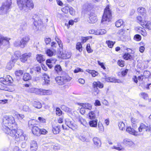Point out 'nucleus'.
<instances>
[{
	"label": "nucleus",
	"instance_id": "nucleus-7",
	"mask_svg": "<svg viewBox=\"0 0 151 151\" xmlns=\"http://www.w3.org/2000/svg\"><path fill=\"white\" fill-rule=\"evenodd\" d=\"M92 86L93 89V93L95 95H98L100 92L99 89H102L104 88V85L100 81H94L92 84Z\"/></svg>",
	"mask_w": 151,
	"mask_h": 151
},
{
	"label": "nucleus",
	"instance_id": "nucleus-29",
	"mask_svg": "<svg viewBox=\"0 0 151 151\" xmlns=\"http://www.w3.org/2000/svg\"><path fill=\"white\" fill-rule=\"evenodd\" d=\"M88 112V116L89 118L91 119H95L96 118V113L97 110L91 111Z\"/></svg>",
	"mask_w": 151,
	"mask_h": 151
},
{
	"label": "nucleus",
	"instance_id": "nucleus-4",
	"mask_svg": "<svg viewBox=\"0 0 151 151\" xmlns=\"http://www.w3.org/2000/svg\"><path fill=\"white\" fill-rule=\"evenodd\" d=\"M111 12L109 6L107 5L105 8L104 13L102 17L101 22L105 23L106 22H109L112 18Z\"/></svg>",
	"mask_w": 151,
	"mask_h": 151
},
{
	"label": "nucleus",
	"instance_id": "nucleus-8",
	"mask_svg": "<svg viewBox=\"0 0 151 151\" xmlns=\"http://www.w3.org/2000/svg\"><path fill=\"white\" fill-rule=\"evenodd\" d=\"M33 24L37 30L41 29L44 26L43 21L37 15H35Z\"/></svg>",
	"mask_w": 151,
	"mask_h": 151
},
{
	"label": "nucleus",
	"instance_id": "nucleus-40",
	"mask_svg": "<svg viewBox=\"0 0 151 151\" xmlns=\"http://www.w3.org/2000/svg\"><path fill=\"white\" fill-rule=\"evenodd\" d=\"M83 46L81 42H78L76 43V49L79 52L83 51Z\"/></svg>",
	"mask_w": 151,
	"mask_h": 151
},
{
	"label": "nucleus",
	"instance_id": "nucleus-3",
	"mask_svg": "<svg viewBox=\"0 0 151 151\" xmlns=\"http://www.w3.org/2000/svg\"><path fill=\"white\" fill-rule=\"evenodd\" d=\"M34 7L32 0H19V9L26 12L30 10Z\"/></svg>",
	"mask_w": 151,
	"mask_h": 151
},
{
	"label": "nucleus",
	"instance_id": "nucleus-42",
	"mask_svg": "<svg viewBox=\"0 0 151 151\" xmlns=\"http://www.w3.org/2000/svg\"><path fill=\"white\" fill-rule=\"evenodd\" d=\"M118 126L119 129L121 130H124L125 128V126L124 123L122 121L119 122L118 123Z\"/></svg>",
	"mask_w": 151,
	"mask_h": 151
},
{
	"label": "nucleus",
	"instance_id": "nucleus-1",
	"mask_svg": "<svg viewBox=\"0 0 151 151\" xmlns=\"http://www.w3.org/2000/svg\"><path fill=\"white\" fill-rule=\"evenodd\" d=\"M2 129L6 134L18 139L19 134L17 130L18 124L12 116H6L3 119Z\"/></svg>",
	"mask_w": 151,
	"mask_h": 151
},
{
	"label": "nucleus",
	"instance_id": "nucleus-59",
	"mask_svg": "<svg viewBox=\"0 0 151 151\" xmlns=\"http://www.w3.org/2000/svg\"><path fill=\"white\" fill-rule=\"evenodd\" d=\"M38 119L40 123H44L46 122V119L43 117H39Z\"/></svg>",
	"mask_w": 151,
	"mask_h": 151
},
{
	"label": "nucleus",
	"instance_id": "nucleus-31",
	"mask_svg": "<svg viewBox=\"0 0 151 151\" xmlns=\"http://www.w3.org/2000/svg\"><path fill=\"white\" fill-rule=\"evenodd\" d=\"M86 71L88 73L91 74L92 76L93 77L98 76L99 74V73L97 71L95 70L87 69L86 70Z\"/></svg>",
	"mask_w": 151,
	"mask_h": 151
},
{
	"label": "nucleus",
	"instance_id": "nucleus-63",
	"mask_svg": "<svg viewBox=\"0 0 151 151\" xmlns=\"http://www.w3.org/2000/svg\"><path fill=\"white\" fill-rule=\"evenodd\" d=\"M79 112L82 115L84 114L86 112L85 109L83 107L81 106V108L79 110Z\"/></svg>",
	"mask_w": 151,
	"mask_h": 151
},
{
	"label": "nucleus",
	"instance_id": "nucleus-22",
	"mask_svg": "<svg viewBox=\"0 0 151 151\" xmlns=\"http://www.w3.org/2000/svg\"><path fill=\"white\" fill-rule=\"evenodd\" d=\"M56 52L55 50L53 48L50 49L48 48L45 51V53L47 56L51 57L54 55V54Z\"/></svg>",
	"mask_w": 151,
	"mask_h": 151
},
{
	"label": "nucleus",
	"instance_id": "nucleus-30",
	"mask_svg": "<svg viewBox=\"0 0 151 151\" xmlns=\"http://www.w3.org/2000/svg\"><path fill=\"white\" fill-rule=\"evenodd\" d=\"M131 121L132 127L134 129L136 128L137 127V124L138 123L137 119L132 117L131 118Z\"/></svg>",
	"mask_w": 151,
	"mask_h": 151
},
{
	"label": "nucleus",
	"instance_id": "nucleus-23",
	"mask_svg": "<svg viewBox=\"0 0 151 151\" xmlns=\"http://www.w3.org/2000/svg\"><path fill=\"white\" fill-rule=\"evenodd\" d=\"M38 146L37 142L34 140L32 141L30 144V149L31 151H36Z\"/></svg>",
	"mask_w": 151,
	"mask_h": 151
},
{
	"label": "nucleus",
	"instance_id": "nucleus-52",
	"mask_svg": "<svg viewBox=\"0 0 151 151\" xmlns=\"http://www.w3.org/2000/svg\"><path fill=\"white\" fill-rule=\"evenodd\" d=\"M140 95L144 99L147 100L148 98V94L145 92H142L140 93Z\"/></svg>",
	"mask_w": 151,
	"mask_h": 151
},
{
	"label": "nucleus",
	"instance_id": "nucleus-12",
	"mask_svg": "<svg viewBox=\"0 0 151 151\" xmlns=\"http://www.w3.org/2000/svg\"><path fill=\"white\" fill-rule=\"evenodd\" d=\"M57 60L54 58H50L46 60V63L47 65L50 68H52L53 65L55 64Z\"/></svg>",
	"mask_w": 151,
	"mask_h": 151
},
{
	"label": "nucleus",
	"instance_id": "nucleus-5",
	"mask_svg": "<svg viewBox=\"0 0 151 151\" xmlns=\"http://www.w3.org/2000/svg\"><path fill=\"white\" fill-rule=\"evenodd\" d=\"M72 79V77L66 74L62 76L56 77L55 78V80L58 85H62L65 84L67 82L70 81Z\"/></svg>",
	"mask_w": 151,
	"mask_h": 151
},
{
	"label": "nucleus",
	"instance_id": "nucleus-36",
	"mask_svg": "<svg viewBox=\"0 0 151 151\" xmlns=\"http://www.w3.org/2000/svg\"><path fill=\"white\" fill-rule=\"evenodd\" d=\"M98 120L95 119L94 120L90 121L89 122V125L92 127H96L97 125Z\"/></svg>",
	"mask_w": 151,
	"mask_h": 151
},
{
	"label": "nucleus",
	"instance_id": "nucleus-47",
	"mask_svg": "<svg viewBox=\"0 0 151 151\" xmlns=\"http://www.w3.org/2000/svg\"><path fill=\"white\" fill-rule=\"evenodd\" d=\"M74 23V21L72 19L70 20L69 21L68 23H65V25L66 26L68 29L70 28V26H72L73 25Z\"/></svg>",
	"mask_w": 151,
	"mask_h": 151
},
{
	"label": "nucleus",
	"instance_id": "nucleus-19",
	"mask_svg": "<svg viewBox=\"0 0 151 151\" xmlns=\"http://www.w3.org/2000/svg\"><path fill=\"white\" fill-rule=\"evenodd\" d=\"M40 128L36 126H33L32 128V133L36 136H39L40 133Z\"/></svg>",
	"mask_w": 151,
	"mask_h": 151
},
{
	"label": "nucleus",
	"instance_id": "nucleus-27",
	"mask_svg": "<svg viewBox=\"0 0 151 151\" xmlns=\"http://www.w3.org/2000/svg\"><path fill=\"white\" fill-rule=\"evenodd\" d=\"M115 26L117 27H119L121 26L124 27L125 26V22L123 19H119L116 22Z\"/></svg>",
	"mask_w": 151,
	"mask_h": 151
},
{
	"label": "nucleus",
	"instance_id": "nucleus-13",
	"mask_svg": "<svg viewBox=\"0 0 151 151\" xmlns=\"http://www.w3.org/2000/svg\"><path fill=\"white\" fill-rule=\"evenodd\" d=\"M10 40V38L7 37L0 36V47L2 45H8L9 43V40Z\"/></svg>",
	"mask_w": 151,
	"mask_h": 151
},
{
	"label": "nucleus",
	"instance_id": "nucleus-55",
	"mask_svg": "<svg viewBox=\"0 0 151 151\" xmlns=\"http://www.w3.org/2000/svg\"><path fill=\"white\" fill-rule=\"evenodd\" d=\"M55 40L57 42L60 48L62 49L63 47V44L61 40L57 37H55Z\"/></svg>",
	"mask_w": 151,
	"mask_h": 151
},
{
	"label": "nucleus",
	"instance_id": "nucleus-38",
	"mask_svg": "<svg viewBox=\"0 0 151 151\" xmlns=\"http://www.w3.org/2000/svg\"><path fill=\"white\" fill-rule=\"evenodd\" d=\"M31 78L32 77L29 73H25L24 74L23 77V79L24 81H28L31 80Z\"/></svg>",
	"mask_w": 151,
	"mask_h": 151
},
{
	"label": "nucleus",
	"instance_id": "nucleus-33",
	"mask_svg": "<svg viewBox=\"0 0 151 151\" xmlns=\"http://www.w3.org/2000/svg\"><path fill=\"white\" fill-rule=\"evenodd\" d=\"M122 57L126 60H131L133 58L132 56L129 53L127 52L125 53L123 55Z\"/></svg>",
	"mask_w": 151,
	"mask_h": 151
},
{
	"label": "nucleus",
	"instance_id": "nucleus-64",
	"mask_svg": "<svg viewBox=\"0 0 151 151\" xmlns=\"http://www.w3.org/2000/svg\"><path fill=\"white\" fill-rule=\"evenodd\" d=\"M14 57L15 60H18L19 57V51H16L14 53Z\"/></svg>",
	"mask_w": 151,
	"mask_h": 151
},
{
	"label": "nucleus",
	"instance_id": "nucleus-62",
	"mask_svg": "<svg viewBox=\"0 0 151 151\" xmlns=\"http://www.w3.org/2000/svg\"><path fill=\"white\" fill-rule=\"evenodd\" d=\"M97 63L99 65L101 66V68L104 70L106 69V67L104 65V64L103 63H101L99 60L97 61Z\"/></svg>",
	"mask_w": 151,
	"mask_h": 151
},
{
	"label": "nucleus",
	"instance_id": "nucleus-24",
	"mask_svg": "<svg viewBox=\"0 0 151 151\" xmlns=\"http://www.w3.org/2000/svg\"><path fill=\"white\" fill-rule=\"evenodd\" d=\"M65 123L67 126L73 130H75L77 128V126L75 124L72 123L71 121H65Z\"/></svg>",
	"mask_w": 151,
	"mask_h": 151
},
{
	"label": "nucleus",
	"instance_id": "nucleus-61",
	"mask_svg": "<svg viewBox=\"0 0 151 151\" xmlns=\"http://www.w3.org/2000/svg\"><path fill=\"white\" fill-rule=\"evenodd\" d=\"M25 134L23 133L19 136V141H24L25 140Z\"/></svg>",
	"mask_w": 151,
	"mask_h": 151
},
{
	"label": "nucleus",
	"instance_id": "nucleus-43",
	"mask_svg": "<svg viewBox=\"0 0 151 151\" xmlns=\"http://www.w3.org/2000/svg\"><path fill=\"white\" fill-rule=\"evenodd\" d=\"M40 93L41 95H48L50 94V91L49 90L42 89L40 91Z\"/></svg>",
	"mask_w": 151,
	"mask_h": 151
},
{
	"label": "nucleus",
	"instance_id": "nucleus-26",
	"mask_svg": "<svg viewBox=\"0 0 151 151\" xmlns=\"http://www.w3.org/2000/svg\"><path fill=\"white\" fill-rule=\"evenodd\" d=\"M36 59L37 61L40 63L43 62L45 60V59L43 55L42 54H37L36 55Z\"/></svg>",
	"mask_w": 151,
	"mask_h": 151
},
{
	"label": "nucleus",
	"instance_id": "nucleus-48",
	"mask_svg": "<svg viewBox=\"0 0 151 151\" xmlns=\"http://www.w3.org/2000/svg\"><path fill=\"white\" fill-rule=\"evenodd\" d=\"M63 112L58 107L56 108L55 114L57 116H60L62 114Z\"/></svg>",
	"mask_w": 151,
	"mask_h": 151
},
{
	"label": "nucleus",
	"instance_id": "nucleus-9",
	"mask_svg": "<svg viewBox=\"0 0 151 151\" xmlns=\"http://www.w3.org/2000/svg\"><path fill=\"white\" fill-rule=\"evenodd\" d=\"M65 5V6L61 9L62 12L65 14H67L69 12L70 14L72 15L75 14V11L73 7L70 6L68 4H66Z\"/></svg>",
	"mask_w": 151,
	"mask_h": 151
},
{
	"label": "nucleus",
	"instance_id": "nucleus-32",
	"mask_svg": "<svg viewBox=\"0 0 151 151\" xmlns=\"http://www.w3.org/2000/svg\"><path fill=\"white\" fill-rule=\"evenodd\" d=\"M93 141L94 144L96 146L99 147H100L101 142L100 139L97 137H95L93 139Z\"/></svg>",
	"mask_w": 151,
	"mask_h": 151
},
{
	"label": "nucleus",
	"instance_id": "nucleus-6",
	"mask_svg": "<svg viewBox=\"0 0 151 151\" xmlns=\"http://www.w3.org/2000/svg\"><path fill=\"white\" fill-rule=\"evenodd\" d=\"M12 4L11 0H7L3 3L0 8V14H5L9 12L11 8Z\"/></svg>",
	"mask_w": 151,
	"mask_h": 151
},
{
	"label": "nucleus",
	"instance_id": "nucleus-57",
	"mask_svg": "<svg viewBox=\"0 0 151 151\" xmlns=\"http://www.w3.org/2000/svg\"><path fill=\"white\" fill-rule=\"evenodd\" d=\"M40 132L39 136L41 134H45L48 132L47 131L46 129L43 128H40Z\"/></svg>",
	"mask_w": 151,
	"mask_h": 151
},
{
	"label": "nucleus",
	"instance_id": "nucleus-45",
	"mask_svg": "<svg viewBox=\"0 0 151 151\" xmlns=\"http://www.w3.org/2000/svg\"><path fill=\"white\" fill-rule=\"evenodd\" d=\"M6 85L4 84V82L0 83V89L5 91H8L9 89Z\"/></svg>",
	"mask_w": 151,
	"mask_h": 151
},
{
	"label": "nucleus",
	"instance_id": "nucleus-41",
	"mask_svg": "<svg viewBox=\"0 0 151 151\" xmlns=\"http://www.w3.org/2000/svg\"><path fill=\"white\" fill-rule=\"evenodd\" d=\"M92 38V36L81 37V43L83 44L86 42L87 41L90 39Z\"/></svg>",
	"mask_w": 151,
	"mask_h": 151
},
{
	"label": "nucleus",
	"instance_id": "nucleus-58",
	"mask_svg": "<svg viewBox=\"0 0 151 151\" xmlns=\"http://www.w3.org/2000/svg\"><path fill=\"white\" fill-rule=\"evenodd\" d=\"M129 69H125L121 71V74L123 77L126 76L129 71Z\"/></svg>",
	"mask_w": 151,
	"mask_h": 151
},
{
	"label": "nucleus",
	"instance_id": "nucleus-56",
	"mask_svg": "<svg viewBox=\"0 0 151 151\" xmlns=\"http://www.w3.org/2000/svg\"><path fill=\"white\" fill-rule=\"evenodd\" d=\"M141 37L139 34H136L134 36V39L136 41H140L141 40Z\"/></svg>",
	"mask_w": 151,
	"mask_h": 151
},
{
	"label": "nucleus",
	"instance_id": "nucleus-53",
	"mask_svg": "<svg viewBox=\"0 0 151 151\" xmlns=\"http://www.w3.org/2000/svg\"><path fill=\"white\" fill-rule=\"evenodd\" d=\"M98 129L99 132H102L104 131V127L102 123L100 122H99Z\"/></svg>",
	"mask_w": 151,
	"mask_h": 151
},
{
	"label": "nucleus",
	"instance_id": "nucleus-21",
	"mask_svg": "<svg viewBox=\"0 0 151 151\" xmlns=\"http://www.w3.org/2000/svg\"><path fill=\"white\" fill-rule=\"evenodd\" d=\"M71 55L69 52L66 51H63L59 57L63 59H66L70 57Z\"/></svg>",
	"mask_w": 151,
	"mask_h": 151
},
{
	"label": "nucleus",
	"instance_id": "nucleus-17",
	"mask_svg": "<svg viewBox=\"0 0 151 151\" xmlns=\"http://www.w3.org/2000/svg\"><path fill=\"white\" fill-rule=\"evenodd\" d=\"M150 76V73L148 71L144 72L143 75H141L138 76L137 78L138 80L139 81H142L148 78Z\"/></svg>",
	"mask_w": 151,
	"mask_h": 151
},
{
	"label": "nucleus",
	"instance_id": "nucleus-28",
	"mask_svg": "<svg viewBox=\"0 0 151 151\" xmlns=\"http://www.w3.org/2000/svg\"><path fill=\"white\" fill-rule=\"evenodd\" d=\"M106 30L104 29L99 28L96 30L95 35H101L106 34Z\"/></svg>",
	"mask_w": 151,
	"mask_h": 151
},
{
	"label": "nucleus",
	"instance_id": "nucleus-60",
	"mask_svg": "<svg viewBox=\"0 0 151 151\" xmlns=\"http://www.w3.org/2000/svg\"><path fill=\"white\" fill-rule=\"evenodd\" d=\"M123 143L126 146L130 145L131 144L132 142L131 141H129L127 139H124L123 142Z\"/></svg>",
	"mask_w": 151,
	"mask_h": 151
},
{
	"label": "nucleus",
	"instance_id": "nucleus-14",
	"mask_svg": "<svg viewBox=\"0 0 151 151\" xmlns=\"http://www.w3.org/2000/svg\"><path fill=\"white\" fill-rule=\"evenodd\" d=\"M31 56V53H25L22 54L20 58L21 61L23 63L25 62L27 59Z\"/></svg>",
	"mask_w": 151,
	"mask_h": 151
},
{
	"label": "nucleus",
	"instance_id": "nucleus-44",
	"mask_svg": "<svg viewBox=\"0 0 151 151\" xmlns=\"http://www.w3.org/2000/svg\"><path fill=\"white\" fill-rule=\"evenodd\" d=\"M33 106L37 109H40L42 107V104L39 101H35L33 104Z\"/></svg>",
	"mask_w": 151,
	"mask_h": 151
},
{
	"label": "nucleus",
	"instance_id": "nucleus-15",
	"mask_svg": "<svg viewBox=\"0 0 151 151\" xmlns=\"http://www.w3.org/2000/svg\"><path fill=\"white\" fill-rule=\"evenodd\" d=\"M29 40V37L27 36L23 37L22 39L20 42L19 46L21 48H23L24 47L27 43L28 42Z\"/></svg>",
	"mask_w": 151,
	"mask_h": 151
},
{
	"label": "nucleus",
	"instance_id": "nucleus-2",
	"mask_svg": "<svg viewBox=\"0 0 151 151\" xmlns=\"http://www.w3.org/2000/svg\"><path fill=\"white\" fill-rule=\"evenodd\" d=\"M148 125H146L144 123H141L138 128V131L135 130L134 129L130 127H128L126 129V131L130 134L133 135L137 136L139 135L140 132L143 131H145L146 132L148 131Z\"/></svg>",
	"mask_w": 151,
	"mask_h": 151
},
{
	"label": "nucleus",
	"instance_id": "nucleus-18",
	"mask_svg": "<svg viewBox=\"0 0 151 151\" xmlns=\"http://www.w3.org/2000/svg\"><path fill=\"white\" fill-rule=\"evenodd\" d=\"M78 104L80 106L83 107L86 109L91 110L92 109L93 106L91 104L88 103H78Z\"/></svg>",
	"mask_w": 151,
	"mask_h": 151
},
{
	"label": "nucleus",
	"instance_id": "nucleus-25",
	"mask_svg": "<svg viewBox=\"0 0 151 151\" xmlns=\"http://www.w3.org/2000/svg\"><path fill=\"white\" fill-rule=\"evenodd\" d=\"M43 78L44 81L43 82V84L44 85H48L50 83V77L46 73H44L43 75Z\"/></svg>",
	"mask_w": 151,
	"mask_h": 151
},
{
	"label": "nucleus",
	"instance_id": "nucleus-20",
	"mask_svg": "<svg viewBox=\"0 0 151 151\" xmlns=\"http://www.w3.org/2000/svg\"><path fill=\"white\" fill-rule=\"evenodd\" d=\"M141 25L143 28L149 30L151 29V22L148 20H144Z\"/></svg>",
	"mask_w": 151,
	"mask_h": 151
},
{
	"label": "nucleus",
	"instance_id": "nucleus-46",
	"mask_svg": "<svg viewBox=\"0 0 151 151\" xmlns=\"http://www.w3.org/2000/svg\"><path fill=\"white\" fill-rule=\"evenodd\" d=\"M117 64L120 67H123L125 65V62L123 60L119 59L117 61Z\"/></svg>",
	"mask_w": 151,
	"mask_h": 151
},
{
	"label": "nucleus",
	"instance_id": "nucleus-34",
	"mask_svg": "<svg viewBox=\"0 0 151 151\" xmlns=\"http://www.w3.org/2000/svg\"><path fill=\"white\" fill-rule=\"evenodd\" d=\"M126 30H128V29H125L123 28L119 30L117 32V34L120 37L125 36Z\"/></svg>",
	"mask_w": 151,
	"mask_h": 151
},
{
	"label": "nucleus",
	"instance_id": "nucleus-49",
	"mask_svg": "<svg viewBox=\"0 0 151 151\" xmlns=\"http://www.w3.org/2000/svg\"><path fill=\"white\" fill-rule=\"evenodd\" d=\"M136 20L137 22L139 23L141 25L142 24V23L143 22V21L142 17L140 16H138L137 17Z\"/></svg>",
	"mask_w": 151,
	"mask_h": 151
},
{
	"label": "nucleus",
	"instance_id": "nucleus-35",
	"mask_svg": "<svg viewBox=\"0 0 151 151\" xmlns=\"http://www.w3.org/2000/svg\"><path fill=\"white\" fill-rule=\"evenodd\" d=\"M52 131L54 134H58L60 131V127L59 126H55L52 127Z\"/></svg>",
	"mask_w": 151,
	"mask_h": 151
},
{
	"label": "nucleus",
	"instance_id": "nucleus-37",
	"mask_svg": "<svg viewBox=\"0 0 151 151\" xmlns=\"http://www.w3.org/2000/svg\"><path fill=\"white\" fill-rule=\"evenodd\" d=\"M137 12L140 14L142 15H144V14H146V10L144 8L140 7L137 9Z\"/></svg>",
	"mask_w": 151,
	"mask_h": 151
},
{
	"label": "nucleus",
	"instance_id": "nucleus-11",
	"mask_svg": "<svg viewBox=\"0 0 151 151\" xmlns=\"http://www.w3.org/2000/svg\"><path fill=\"white\" fill-rule=\"evenodd\" d=\"M104 80L106 82L114 83H121V81L119 79L113 77H108L106 76H104Z\"/></svg>",
	"mask_w": 151,
	"mask_h": 151
},
{
	"label": "nucleus",
	"instance_id": "nucleus-16",
	"mask_svg": "<svg viewBox=\"0 0 151 151\" xmlns=\"http://www.w3.org/2000/svg\"><path fill=\"white\" fill-rule=\"evenodd\" d=\"M96 16L94 13H91L90 14L88 22L90 23L94 24L97 22Z\"/></svg>",
	"mask_w": 151,
	"mask_h": 151
},
{
	"label": "nucleus",
	"instance_id": "nucleus-51",
	"mask_svg": "<svg viewBox=\"0 0 151 151\" xmlns=\"http://www.w3.org/2000/svg\"><path fill=\"white\" fill-rule=\"evenodd\" d=\"M54 69L55 71L57 73H58L62 71V69L61 67L59 64H57L55 65Z\"/></svg>",
	"mask_w": 151,
	"mask_h": 151
},
{
	"label": "nucleus",
	"instance_id": "nucleus-10",
	"mask_svg": "<svg viewBox=\"0 0 151 151\" xmlns=\"http://www.w3.org/2000/svg\"><path fill=\"white\" fill-rule=\"evenodd\" d=\"M13 80L12 78L9 75H7L4 78H0V82H4V84L6 85H10L13 82Z\"/></svg>",
	"mask_w": 151,
	"mask_h": 151
},
{
	"label": "nucleus",
	"instance_id": "nucleus-50",
	"mask_svg": "<svg viewBox=\"0 0 151 151\" xmlns=\"http://www.w3.org/2000/svg\"><path fill=\"white\" fill-rule=\"evenodd\" d=\"M86 49L87 52L88 53H91L93 51V49L91 47L90 44L89 43H88L86 45Z\"/></svg>",
	"mask_w": 151,
	"mask_h": 151
},
{
	"label": "nucleus",
	"instance_id": "nucleus-54",
	"mask_svg": "<svg viewBox=\"0 0 151 151\" xmlns=\"http://www.w3.org/2000/svg\"><path fill=\"white\" fill-rule=\"evenodd\" d=\"M139 28L142 29V30H140L139 33L143 36H146L147 35V33L145 29L141 27H139V28L138 29L139 30Z\"/></svg>",
	"mask_w": 151,
	"mask_h": 151
},
{
	"label": "nucleus",
	"instance_id": "nucleus-39",
	"mask_svg": "<svg viewBox=\"0 0 151 151\" xmlns=\"http://www.w3.org/2000/svg\"><path fill=\"white\" fill-rule=\"evenodd\" d=\"M106 43L109 48H111L114 47V45L115 43V42H113L111 40H107L106 41Z\"/></svg>",
	"mask_w": 151,
	"mask_h": 151
}]
</instances>
